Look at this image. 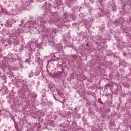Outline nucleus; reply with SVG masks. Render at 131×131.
<instances>
[{"label": "nucleus", "instance_id": "nucleus-17", "mask_svg": "<svg viewBox=\"0 0 131 131\" xmlns=\"http://www.w3.org/2000/svg\"><path fill=\"white\" fill-rule=\"evenodd\" d=\"M54 99H55L56 101H58V99H57V98H56V97H55V96H54Z\"/></svg>", "mask_w": 131, "mask_h": 131}, {"label": "nucleus", "instance_id": "nucleus-18", "mask_svg": "<svg viewBox=\"0 0 131 131\" xmlns=\"http://www.w3.org/2000/svg\"><path fill=\"white\" fill-rule=\"evenodd\" d=\"M21 24L23 25V23H24V20H21Z\"/></svg>", "mask_w": 131, "mask_h": 131}, {"label": "nucleus", "instance_id": "nucleus-13", "mask_svg": "<svg viewBox=\"0 0 131 131\" xmlns=\"http://www.w3.org/2000/svg\"><path fill=\"white\" fill-rule=\"evenodd\" d=\"M64 43H66L67 46H68L69 41H68V40L66 39H64Z\"/></svg>", "mask_w": 131, "mask_h": 131}, {"label": "nucleus", "instance_id": "nucleus-3", "mask_svg": "<svg viewBox=\"0 0 131 131\" xmlns=\"http://www.w3.org/2000/svg\"><path fill=\"white\" fill-rule=\"evenodd\" d=\"M56 17L57 16H55L54 15H53L51 17V18L50 19H49V24H54V23H55V22L56 21ZM57 21H58V19H57Z\"/></svg>", "mask_w": 131, "mask_h": 131}, {"label": "nucleus", "instance_id": "nucleus-4", "mask_svg": "<svg viewBox=\"0 0 131 131\" xmlns=\"http://www.w3.org/2000/svg\"><path fill=\"white\" fill-rule=\"evenodd\" d=\"M72 1L73 0H70V1H67L66 2L67 7H68V8H70V7H71L72 4H71V3H72Z\"/></svg>", "mask_w": 131, "mask_h": 131}, {"label": "nucleus", "instance_id": "nucleus-24", "mask_svg": "<svg viewBox=\"0 0 131 131\" xmlns=\"http://www.w3.org/2000/svg\"><path fill=\"white\" fill-rule=\"evenodd\" d=\"M58 94H59V92H58Z\"/></svg>", "mask_w": 131, "mask_h": 131}, {"label": "nucleus", "instance_id": "nucleus-15", "mask_svg": "<svg viewBox=\"0 0 131 131\" xmlns=\"http://www.w3.org/2000/svg\"><path fill=\"white\" fill-rule=\"evenodd\" d=\"M56 74H57L58 75H60V74H61V72H57L56 73Z\"/></svg>", "mask_w": 131, "mask_h": 131}, {"label": "nucleus", "instance_id": "nucleus-23", "mask_svg": "<svg viewBox=\"0 0 131 131\" xmlns=\"http://www.w3.org/2000/svg\"><path fill=\"white\" fill-rule=\"evenodd\" d=\"M2 90H3V91H5V90H5V89H4V88Z\"/></svg>", "mask_w": 131, "mask_h": 131}, {"label": "nucleus", "instance_id": "nucleus-2", "mask_svg": "<svg viewBox=\"0 0 131 131\" xmlns=\"http://www.w3.org/2000/svg\"><path fill=\"white\" fill-rule=\"evenodd\" d=\"M70 21V19H69V17L68 16V13H64L63 15V19L62 22L63 23H67V22H69Z\"/></svg>", "mask_w": 131, "mask_h": 131}, {"label": "nucleus", "instance_id": "nucleus-12", "mask_svg": "<svg viewBox=\"0 0 131 131\" xmlns=\"http://www.w3.org/2000/svg\"><path fill=\"white\" fill-rule=\"evenodd\" d=\"M43 9L45 10H48V8H47V3H45V5L43 6Z\"/></svg>", "mask_w": 131, "mask_h": 131}, {"label": "nucleus", "instance_id": "nucleus-7", "mask_svg": "<svg viewBox=\"0 0 131 131\" xmlns=\"http://www.w3.org/2000/svg\"><path fill=\"white\" fill-rule=\"evenodd\" d=\"M0 77L1 78H2V79H3L4 80H6L7 79V76L6 75L1 76Z\"/></svg>", "mask_w": 131, "mask_h": 131}, {"label": "nucleus", "instance_id": "nucleus-19", "mask_svg": "<svg viewBox=\"0 0 131 131\" xmlns=\"http://www.w3.org/2000/svg\"><path fill=\"white\" fill-rule=\"evenodd\" d=\"M89 46V44L88 43H86V47H88Z\"/></svg>", "mask_w": 131, "mask_h": 131}, {"label": "nucleus", "instance_id": "nucleus-6", "mask_svg": "<svg viewBox=\"0 0 131 131\" xmlns=\"http://www.w3.org/2000/svg\"><path fill=\"white\" fill-rule=\"evenodd\" d=\"M6 26L8 27H12V24H10V23L9 22V20H7Z\"/></svg>", "mask_w": 131, "mask_h": 131}, {"label": "nucleus", "instance_id": "nucleus-5", "mask_svg": "<svg viewBox=\"0 0 131 131\" xmlns=\"http://www.w3.org/2000/svg\"><path fill=\"white\" fill-rule=\"evenodd\" d=\"M25 62L26 63H28V64H29V63L31 62V58H30V57H29V58L26 59Z\"/></svg>", "mask_w": 131, "mask_h": 131}, {"label": "nucleus", "instance_id": "nucleus-9", "mask_svg": "<svg viewBox=\"0 0 131 131\" xmlns=\"http://www.w3.org/2000/svg\"><path fill=\"white\" fill-rule=\"evenodd\" d=\"M59 48L58 49L59 51H61L63 49V46L62 45V43H59Z\"/></svg>", "mask_w": 131, "mask_h": 131}, {"label": "nucleus", "instance_id": "nucleus-20", "mask_svg": "<svg viewBox=\"0 0 131 131\" xmlns=\"http://www.w3.org/2000/svg\"><path fill=\"white\" fill-rule=\"evenodd\" d=\"M39 2H42V0H38Z\"/></svg>", "mask_w": 131, "mask_h": 131}, {"label": "nucleus", "instance_id": "nucleus-8", "mask_svg": "<svg viewBox=\"0 0 131 131\" xmlns=\"http://www.w3.org/2000/svg\"><path fill=\"white\" fill-rule=\"evenodd\" d=\"M33 76V72H30L29 74V77H32Z\"/></svg>", "mask_w": 131, "mask_h": 131}, {"label": "nucleus", "instance_id": "nucleus-10", "mask_svg": "<svg viewBox=\"0 0 131 131\" xmlns=\"http://www.w3.org/2000/svg\"><path fill=\"white\" fill-rule=\"evenodd\" d=\"M5 91L4 92V93H5V94H8L9 93V90L8 89V88L7 87H5Z\"/></svg>", "mask_w": 131, "mask_h": 131}, {"label": "nucleus", "instance_id": "nucleus-11", "mask_svg": "<svg viewBox=\"0 0 131 131\" xmlns=\"http://www.w3.org/2000/svg\"><path fill=\"white\" fill-rule=\"evenodd\" d=\"M86 22H88V20L85 19H83L82 21V23H84V25H86L87 24Z\"/></svg>", "mask_w": 131, "mask_h": 131}, {"label": "nucleus", "instance_id": "nucleus-16", "mask_svg": "<svg viewBox=\"0 0 131 131\" xmlns=\"http://www.w3.org/2000/svg\"><path fill=\"white\" fill-rule=\"evenodd\" d=\"M42 19V17L41 16L39 17L38 19L41 20Z\"/></svg>", "mask_w": 131, "mask_h": 131}, {"label": "nucleus", "instance_id": "nucleus-1", "mask_svg": "<svg viewBox=\"0 0 131 131\" xmlns=\"http://www.w3.org/2000/svg\"><path fill=\"white\" fill-rule=\"evenodd\" d=\"M36 25V23L35 21H28L27 22L25 25V27H27V28H33L34 27V25Z\"/></svg>", "mask_w": 131, "mask_h": 131}, {"label": "nucleus", "instance_id": "nucleus-22", "mask_svg": "<svg viewBox=\"0 0 131 131\" xmlns=\"http://www.w3.org/2000/svg\"><path fill=\"white\" fill-rule=\"evenodd\" d=\"M37 96V95H35V98H36Z\"/></svg>", "mask_w": 131, "mask_h": 131}, {"label": "nucleus", "instance_id": "nucleus-14", "mask_svg": "<svg viewBox=\"0 0 131 131\" xmlns=\"http://www.w3.org/2000/svg\"><path fill=\"white\" fill-rule=\"evenodd\" d=\"M48 88L50 90H52V89H53V85L51 84H49V85H48Z\"/></svg>", "mask_w": 131, "mask_h": 131}, {"label": "nucleus", "instance_id": "nucleus-21", "mask_svg": "<svg viewBox=\"0 0 131 131\" xmlns=\"http://www.w3.org/2000/svg\"><path fill=\"white\" fill-rule=\"evenodd\" d=\"M37 60H39V57L37 58Z\"/></svg>", "mask_w": 131, "mask_h": 131}]
</instances>
